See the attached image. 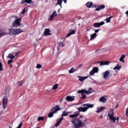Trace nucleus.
<instances>
[{
    "label": "nucleus",
    "mask_w": 128,
    "mask_h": 128,
    "mask_svg": "<svg viewBox=\"0 0 128 128\" xmlns=\"http://www.w3.org/2000/svg\"><path fill=\"white\" fill-rule=\"evenodd\" d=\"M64 44V42H62L59 43V46H61V48H63V46H64V44Z\"/></svg>",
    "instance_id": "nucleus-39"
},
{
    "label": "nucleus",
    "mask_w": 128,
    "mask_h": 128,
    "mask_svg": "<svg viewBox=\"0 0 128 128\" xmlns=\"http://www.w3.org/2000/svg\"><path fill=\"white\" fill-rule=\"evenodd\" d=\"M80 118H84V116H82L81 115H80Z\"/></svg>",
    "instance_id": "nucleus-53"
},
{
    "label": "nucleus",
    "mask_w": 128,
    "mask_h": 128,
    "mask_svg": "<svg viewBox=\"0 0 128 128\" xmlns=\"http://www.w3.org/2000/svg\"><path fill=\"white\" fill-rule=\"evenodd\" d=\"M118 107V106H116V108H117Z\"/></svg>",
    "instance_id": "nucleus-56"
},
{
    "label": "nucleus",
    "mask_w": 128,
    "mask_h": 128,
    "mask_svg": "<svg viewBox=\"0 0 128 128\" xmlns=\"http://www.w3.org/2000/svg\"><path fill=\"white\" fill-rule=\"evenodd\" d=\"M93 84H96L98 85V82L94 80V81H93Z\"/></svg>",
    "instance_id": "nucleus-45"
},
{
    "label": "nucleus",
    "mask_w": 128,
    "mask_h": 128,
    "mask_svg": "<svg viewBox=\"0 0 128 128\" xmlns=\"http://www.w3.org/2000/svg\"><path fill=\"white\" fill-rule=\"evenodd\" d=\"M72 124H74L75 128H82V120L78 118L73 119L72 120Z\"/></svg>",
    "instance_id": "nucleus-3"
},
{
    "label": "nucleus",
    "mask_w": 128,
    "mask_h": 128,
    "mask_svg": "<svg viewBox=\"0 0 128 128\" xmlns=\"http://www.w3.org/2000/svg\"><path fill=\"white\" fill-rule=\"evenodd\" d=\"M112 16H110L108 18H107L106 19V22H110V20H112Z\"/></svg>",
    "instance_id": "nucleus-31"
},
{
    "label": "nucleus",
    "mask_w": 128,
    "mask_h": 128,
    "mask_svg": "<svg viewBox=\"0 0 128 128\" xmlns=\"http://www.w3.org/2000/svg\"><path fill=\"white\" fill-rule=\"evenodd\" d=\"M118 120H119L118 117H116V120L117 122H118Z\"/></svg>",
    "instance_id": "nucleus-48"
},
{
    "label": "nucleus",
    "mask_w": 128,
    "mask_h": 128,
    "mask_svg": "<svg viewBox=\"0 0 128 128\" xmlns=\"http://www.w3.org/2000/svg\"><path fill=\"white\" fill-rule=\"evenodd\" d=\"M94 7H95V8H96V6H95Z\"/></svg>",
    "instance_id": "nucleus-58"
},
{
    "label": "nucleus",
    "mask_w": 128,
    "mask_h": 128,
    "mask_svg": "<svg viewBox=\"0 0 128 128\" xmlns=\"http://www.w3.org/2000/svg\"><path fill=\"white\" fill-rule=\"evenodd\" d=\"M96 74L94 71L92 70L90 72V76H94Z\"/></svg>",
    "instance_id": "nucleus-35"
},
{
    "label": "nucleus",
    "mask_w": 128,
    "mask_h": 128,
    "mask_svg": "<svg viewBox=\"0 0 128 128\" xmlns=\"http://www.w3.org/2000/svg\"><path fill=\"white\" fill-rule=\"evenodd\" d=\"M78 78H79V80L80 82H84L85 80H86L88 78V76H78Z\"/></svg>",
    "instance_id": "nucleus-17"
},
{
    "label": "nucleus",
    "mask_w": 128,
    "mask_h": 128,
    "mask_svg": "<svg viewBox=\"0 0 128 128\" xmlns=\"http://www.w3.org/2000/svg\"><path fill=\"white\" fill-rule=\"evenodd\" d=\"M12 60L11 59V60H8V64H12Z\"/></svg>",
    "instance_id": "nucleus-43"
},
{
    "label": "nucleus",
    "mask_w": 128,
    "mask_h": 128,
    "mask_svg": "<svg viewBox=\"0 0 128 128\" xmlns=\"http://www.w3.org/2000/svg\"><path fill=\"white\" fill-rule=\"evenodd\" d=\"M81 66H82V64H80L78 66V68H80Z\"/></svg>",
    "instance_id": "nucleus-50"
},
{
    "label": "nucleus",
    "mask_w": 128,
    "mask_h": 128,
    "mask_svg": "<svg viewBox=\"0 0 128 128\" xmlns=\"http://www.w3.org/2000/svg\"><path fill=\"white\" fill-rule=\"evenodd\" d=\"M4 70V68H2V63L0 62V72Z\"/></svg>",
    "instance_id": "nucleus-32"
},
{
    "label": "nucleus",
    "mask_w": 128,
    "mask_h": 128,
    "mask_svg": "<svg viewBox=\"0 0 128 128\" xmlns=\"http://www.w3.org/2000/svg\"><path fill=\"white\" fill-rule=\"evenodd\" d=\"M86 120H85L83 122H82V126H81V128H82V126H84V122H86Z\"/></svg>",
    "instance_id": "nucleus-42"
},
{
    "label": "nucleus",
    "mask_w": 128,
    "mask_h": 128,
    "mask_svg": "<svg viewBox=\"0 0 128 128\" xmlns=\"http://www.w3.org/2000/svg\"><path fill=\"white\" fill-rule=\"evenodd\" d=\"M92 70L95 74L98 72V67H94Z\"/></svg>",
    "instance_id": "nucleus-27"
},
{
    "label": "nucleus",
    "mask_w": 128,
    "mask_h": 128,
    "mask_svg": "<svg viewBox=\"0 0 128 128\" xmlns=\"http://www.w3.org/2000/svg\"><path fill=\"white\" fill-rule=\"evenodd\" d=\"M26 8H24L23 10L22 11V12H21L22 14H26Z\"/></svg>",
    "instance_id": "nucleus-41"
},
{
    "label": "nucleus",
    "mask_w": 128,
    "mask_h": 128,
    "mask_svg": "<svg viewBox=\"0 0 128 128\" xmlns=\"http://www.w3.org/2000/svg\"><path fill=\"white\" fill-rule=\"evenodd\" d=\"M73 98H74V96H73Z\"/></svg>",
    "instance_id": "nucleus-59"
},
{
    "label": "nucleus",
    "mask_w": 128,
    "mask_h": 128,
    "mask_svg": "<svg viewBox=\"0 0 128 128\" xmlns=\"http://www.w3.org/2000/svg\"><path fill=\"white\" fill-rule=\"evenodd\" d=\"M92 90H92V88H90L88 90H78V93L80 94L82 96V98L83 100H84V98H86V94H92Z\"/></svg>",
    "instance_id": "nucleus-1"
},
{
    "label": "nucleus",
    "mask_w": 128,
    "mask_h": 128,
    "mask_svg": "<svg viewBox=\"0 0 128 128\" xmlns=\"http://www.w3.org/2000/svg\"><path fill=\"white\" fill-rule=\"evenodd\" d=\"M100 29L94 30L95 34L98 32H100Z\"/></svg>",
    "instance_id": "nucleus-44"
},
{
    "label": "nucleus",
    "mask_w": 128,
    "mask_h": 128,
    "mask_svg": "<svg viewBox=\"0 0 128 128\" xmlns=\"http://www.w3.org/2000/svg\"><path fill=\"white\" fill-rule=\"evenodd\" d=\"M124 58H126V56H124V54L122 55L120 58V62H122L124 63Z\"/></svg>",
    "instance_id": "nucleus-24"
},
{
    "label": "nucleus",
    "mask_w": 128,
    "mask_h": 128,
    "mask_svg": "<svg viewBox=\"0 0 128 128\" xmlns=\"http://www.w3.org/2000/svg\"><path fill=\"white\" fill-rule=\"evenodd\" d=\"M25 2L30 4L32 2V0H22L21 2V4H25Z\"/></svg>",
    "instance_id": "nucleus-21"
},
{
    "label": "nucleus",
    "mask_w": 128,
    "mask_h": 128,
    "mask_svg": "<svg viewBox=\"0 0 128 128\" xmlns=\"http://www.w3.org/2000/svg\"><path fill=\"white\" fill-rule=\"evenodd\" d=\"M102 115H101V116H100V118H102Z\"/></svg>",
    "instance_id": "nucleus-51"
},
{
    "label": "nucleus",
    "mask_w": 128,
    "mask_h": 128,
    "mask_svg": "<svg viewBox=\"0 0 128 128\" xmlns=\"http://www.w3.org/2000/svg\"><path fill=\"white\" fill-rule=\"evenodd\" d=\"M95 38H96V34L94 33L90 36V40H94Z\"/></svg>",
    "instance_id": "nucleus-28"
},
{
    "label": "nucleus",
    "mask_w": 128,
    "mask_h": 128,
    "mask_svg": "<svg viewBox=\"0 0 128 128\" xmlns=\"http://www.w3.org/2000/svg\"><path fill=\"white\" fill-rule=\"evenodd\" d=\"M110 64V62L106 60L100 62V66H106Z\"/></svg>",
    "instance_id": "nucleus-15"
},
{
    "label": "nucleus",
    "mask_w": 128,
    "mask_h": 128,
    "mask_svg": "<svg viewBox=\"0 0 128 128\" xmlns=\"http://www.w3.org/2000/svg\"><path fill=\"white\" fill-rule=\"evenodd\" d=\"M18 84H19L20 86H22V84H24V80L18 82Z\"/></svg>",
    "instance_id": "nucleus-36"
},
{
    "label": "nucleus",
    "mask_w": 128,
    "mask_h": 128,
    "mask_svg": "<svg viewBox=\"0 0 128 128\" xmlns=\"http://www.w3.org/2000/svg\"><path fill=\"white\" fill-rule=\"evenodd\" d=\"M8 58H10L11 60H14L15 56L12 55V54H9L8 56H7Z\"/></svg>",
    "instance_id": "nucleus-26"
},
{
    "label": "nucleus",
    "mask_w": 128,
    "mask_h": 128,
    "mask_svg": "<svg viewBox=\"0 0 128 128\" xmlns=\"http://www.w3.org/2000/svg\"><path fill=\"white\" fill-rule=\"evenodd\" d=\"M44 120V116H39L38 118V122H40V120Z\"/></svg>",
    "instance_id": "nucleus-29"
},
{
    "label": "nucleus",
    "mask_w": 128,
    "mask_h": 128,
    "mask_svg": "<svg viewBox=\"0 0 128 128\" xmlns=\"http://www.w3.org/2000/svg\"><path fill=\"white\" fill-rule=\"evenodd\" d=\"M74 72H76V70H74V68H72L70 70H69V73L70 74H74Z\"/></svg>",
    "instance_id": "nucleus-30"
},
{
    "label": "nucleus",
    "mask_w": 128,
    "mask_h": 128,
    "mask_svg": "<svg viewBox=\"0 0 128 128\" xmlns=\"http://www.w3.org/2000/svg\"><path fill=\"white\" fill-rule=\"evenodd\" d=\"M126 14H127V16H128V11L126 12Z\"/></svg>",
    "instance_id": "nucleus-52"
},
{
    "label": "nucleus",
    "mask_w": 128,
    "mask_h": 128,
    "mask_svg": "<svg viewBox=\"0 0 128 128\" xmlns=\"http://www.w3.org/2000/svg\"><path fill=\"white\" fill-rule=\"evenodd\" d=\"M114 110H110L108 113V116L110 120H112V122H116V117L114 116Z\"/></svg>",
    "instance_id": "nucleus-7"
},
{
    "label": "nucleus",
    "mask_w": 128,
    "mask_h": 128,
    "mask_svg": "<svg viewBox=\"0 0 128 128\" xmlns=\"http://www.w3.org/2000/svg\"><path fill=\"white\" fill-rule=\"evenodd\" d=\"M9 128H12V127L10 126Z\"/></svg>",
    "instance_id": "nucleus-57"
},
{
    "label": "nucleus",
    "mask_w": 128,
    "mask_h": 128,
    "mask_svg": "<svg viewBox=\"0 0 128 128\" xmlns=\"http://www.w3.org/2000/svg\"><path fill=\"white\" fill-rule=\"evenodd\" d=\"M76 34V30H69V33L67 34L66 38H68L69 36H70L72 34Z\"/></svg>",
    "instance_id": "nucleus-14"
},
{
    "label": "nucleus",
    "mask_w": 128,
    "mask_h": 128,
    "mask_svg": "<svg viewBox=\"0 0 128 128\" xmlns=\"http://www.w3.org/2000/svg\"><path fill=\"white\" fill-rule=\"evenodd\" d=\"M9 32L11 36H12V34H18L24 32V30H22V29L14 30V28H10L9 30Z\"/></svg>",
    "instance_id": "nucleus-6"
},
{
    "label": "nucleus",
    "mask_w": 128,
    "mask_h": 128,
    "mask_svg": "<svg viewBox=\"0 0 128 128\" xmlns=\"http://www.w3.org/2000/svg\"><path fill=\"white\" fill-rule=\"evenodd\" d=\"M68 114H70V112H66V111L62 112V118H61L60 120L58 119L57 120V122L55 124V126L56 128H58V126L60 124L62 121V120H64V116H68Z\"/></svg>",
    "instance_id": "nucleus-4"
},
{
    "label": "nucleus",
    "mask_w": 128,
    "mask_h": 128,
    "mask_svg": "<svg viewBox=\"0 0 128 128\" xmlns=\"http://www.w3.org/2000/svg\"><path fill=\"white\" fill-rule=\"evenodd\" d=\"M20 52H16V54H15L16 56H18V54H19Z\"/></svg>",
    "instance_id": "nucleus-47"
},
{
    "label": "nucleus",
    "mask_w": 128,
    "mask_h": 128,
    "mask_svg": "<svg viewBox=\"0 0 128 128\" xmlns=\"http://www.w3.org/2000/svg\"><path fill=\"white\" fill-rule=\"evenodd\" d=\"M82 106L84 107L78 108L79 112H86V110H88V108H94V105L90 104H83Z\"/></svg>",
    "instance_id": "nucleus-2"
},
{
    "label": "nucleus",
    "mask_w": 128,
    "mask_h": 128,
    "mask_svg": "<svg viewBox=\"0 0 128 128\" xmlns=\"http://www.w3.org/2000/svg\"><path fill=\"white\" fill-rule=\"evenodd\" d=\"M104 22L102 21L100 22H96L94 24L93 26L94 28H100V26H104Z\"/></svg>",
    "instance_id": "nucleus-10"
},
{
    "label": "nucleus",
    "mask_w": 128,
    "mask_h": 128,
    "mask_svg": "<svg viewBox=\"0 0 128 128\" xmlns=\"http://www.w3.org/2000/svg\"><path fill=\"white\" fill-rule=\"evenodd\" d=\"M100 102H106V100H108L106 98V97L102 96L101 97L100 100H99Z\"/></svg>",
    "instance_id": "nucleus-19"
},
{
    "label": "nucleus",
    "mask_w": 128,
    "mask_h": 128,
    "mask_svg": "<svg viewBox=\"0 0 128 128\" xmlns=\"http://www.w3.org/2000/svg\"><path fill=\"white\" fill-rule=\"evenodd\" d=\"M62 110L60 108V106L58 105L56 106L54 108H53L51 110V112H50L48 114V118H52L54 116V114H56V112H58V110Z\"/></svg>",
    "instance_id": "nucleus-5"
},
{
    "label": "nucleus",
    "mask_w": 128,
    "mask_h": 128,
    "mask_svg": "<svg viewBox=\"0 0 128 128\" xmlns=\"http://www.w3.org/2000/svg\"><path fill=\"white\" fill-rule=\"evenodd\" d=\"M10 68H12V65L10 64Z\"/></svg>",
    "instance_id": "nucleus-54"
},
{
    "label": "nucleus",
    "mask_w": 128,
    "mask_h": 128,
    "mask_svg": "<svg viewBox=\"0 0 128 128\" xmlns=\"http://www.w3.org/2000/svg\"><path fill=\"white\" fill-rule=\"evenodd\" d=\"M66 100L67 102H74V98L72 96H67L66 98Z\"/></svg>",
    "instance_id": "nucleus-16"
},
{
    "label": "nucleus",
    "mask_w": 128,
    "mask_h": 128,
    "mask_svg": "<svg viewBox=\"0 0 128 128\" xmlns=\"http://www.w3.org/2000/svg\"><path fill=\"white\" fill-rule=\"evenodd\" d=\"M79 114H80L79 113L71 114L69 116V118H76L77 116H78Z\"/></svg>",
    "instance_id": "nucleus-22"
},
{
    "label": "nucleus",
    "mask_w": 128,
    "mask_h": 128,
    "mask_svg": "<svg viewBox=\"0 0 128 128\" xmlns=\"http://www.w3.org/2000/svg\"><path fill=\"white\" fill-rule=\"evenodd\" d=\"M98 110L96 112H97L98 114H100V112H104L106 110V107L104 106H102L100 107L99 108H98Z\"/></svg>",
    "instance_id": "nucleus-12"
},
{
    "label": "nucleus",
    "mask_w": 128,
    "mask_h": 128,
    "mask_svg": "<svg viewBox=\"0 0 128 128\" xmlns=\"http://www.w3.org/2000/svg\"><path fill=\"white\" fill-rule=\"evenodd\" d=\"M108 76H110V70H106L105 72H104L103 76L104 78H108Z\"/></svg>",
    "instance_id": "nucleus-18"
},
{
    "label": "nucleus",
    "mask_w": 128,
    "mask_h": 128,
    "mask_svg": "<svg viewBox=\"0 0 128 128\" xmlns=\"http://www.w3.org/2000/svg\"><path fill=\"white\" fill-rule=\"evenodd\" d=\"M126 116H128V108L126 109Z\"/></svg>",
    "instance_id": "nucleus-46"
},
{
    "label": "nucleus",
    "mask_w": 128,
    "mask_h": 128,
    "mask_svg": "<svg viewBox=\"0 0 128 128\" xmlns=\"http://www.w3.org/2000/svg\"><path fill=\"white\" fill-rule=\"evenodd\" d=\"M62 0H57V3L56 4V6H58V4L60 6V8H62Z\"/></svg>",
    "instance_id": "nucleus-25"
},
{
    "label": "nucleus",
    "mask_w": 128,
    "mask_h": 128,
    "mask_svg": "<svg viewBox=\"0 0 128 128\" xmlns=\"http://www.w3.org/2000/svg\"><path fill=\"white\" fill-rule=\"evenodd\" d=\"M8 97L6 96H4L2 100V106L4 108H6L8 106Z\"/></svg>",
    "instance_id": "nucleus-9"
},
{
    "label": "nucleus",
    "mask_w": 128,
    "mask_h": 128,
    "mask_svg": "<svg viewBox=\"0 0 128 128\" xmlns=\"http://www.w3.org/2000/svg\"><path fill=\"white\" fill-rule=\"evenodd\" d=\"M44 34L45 36H52V34H50V30L48 28L45 29L44 32Z\"/></svg>",
    "instance_id": "nucleus-13"
},
{
    "label": "nucleus",
    "mask_w": 128,
    "mask_h": 128,
    "mask_svg": "<svg viewBox=\"0 0 128 128\" xmlns=\"http://www.w3.org/2000/svg\"><path fill=\"white\" fill-rule=\"evenodd\" d=\"M93 4L92 2H88L86 4V6H87V8H92V6H93Z\"/></svg>",
    "instance_id": "nucleus-20"
},
{
    "label": "nucleus",
    "mask_w": 128,
    "mask_h": 128,
    "mask_svg": "<svg viewBox=\"0 0 128 128\" xmlns=\"http://www.w3.org/2000/svg\"><path fill=\"white\" fill-rule=\"evenodd\" d=\"M36 68H42V64H38L36 66Z\"/></svg>",
    "instance_id": "nucleus-38"
},
{
    "label": "nucleus",
    "mask_w": 128,
    "mask_h": 128,
    "mask_svg": "<svg viewBox=\"0 0 128 128\" xmlns=\"http://www.w3.org/2000/svg\"><path fill=\"white\" fill-rule=\"evenodd\" d=\"M54 18H56L55 16L52 15V14H51L50 16V18H49V20H54Z\"/></svg>",
    "instance_id": "nucleus-33"
},
{
    "label": "nucleus",
    "mask_w": 128,
    "mask_h": 128,
    "mask_svg": "<svg viewBox=\"0 0 128 128\" xmlns=\"http://www.w3.org/2000/svg\"><path fill=\"white\" fill-rule=\"evenodd\" d=\"M58 84H55L52 87L53 90H56V88H58Z\"/></svg>",
    "instance_id": "nucleus-34"
},
{
    "label": "nucleus",
    "mask_w": 128,
    "mask_h": 128,
    "mask_svg": "<svg viewBox=\"0 0 128 128\" xmlns=\"http://www.w3.org/2000/svg\"><path fill=\"white\" fill-rule=\"evenodd\" d=\"M88 30H86V32H88Z\"/></svg>",
    "instance_id": "nucleus-55"
},
{
    "label": "nucleus",
    "mask_w": 128,
    "mask_h": 128,
    "mask_svg": "<svg viewBox=\"0 0 128 128\" xmlns=\"http://www.w3.org/2000/svg\"><path fill=\"white\" fill-rule=\"evenodd\" d=\"M121 68H122V66H120V64H118L116 66L113 68V70H120Z\"/></svg>",
    "instance_id": "nucleus-23"
},
{
    "label": "nucleus",
    "mask_w": 128,
    "mask_h": 128,
    "mask_svg": "<svg viewBox=\"0 0 128 128\" xmlns=\"http://www.w3.org/2000/svg\"><path fill=\"white\" fill-rule=\"evenodd\" d=\"M64 4H66V2H68V0H63Z\"/></svg>",
    "instance_id": "nucleus-49"
},
{
    "label": "nucleus",
    "mask_w": 128,
    "mask_h": 128,
    "mask_svg": "<svg viewBox=\"0 0 128 128\" xmlns=\"http://www.w3.org/2000/svg\"><path fill=\"white\" fill-rule=\"evenodd\" d=\"M6 35V33H1L0 34V38H2V36H4Z\"/></svg>",
    "instance_id": "nucleus-40"
},
{
    "label": "nucleus",
    "mask_w": 128,
    "mask_h": 128,
    "mask_svg": "<svg viewBox=\"0 0 128 128\" xmlns=\"http://www.w3.org/2000/svg\"><path fill=\"white\" fill-rule=\"evenodd\" d=\"M105 8H106V6L104 4H102V5L100 6H98L95 10L96 12H100V10H104Z\"/></svg>",
    "instance_id": "nucleus-11"
},
{
    "label": "nucleus",
    "mask_w": 128,
    "mask_h": 128,
    "mask_svg": "<svg viewBox=\"0 0 128 128\" xmlns=\"http://www.w3.org/2000/svg\"><path fill=\"white\" fill-rule=\"evenodd\" d=\"M52 15L56 17L58 16V14H56V12L54 11Z\"/></svg>",
    "instance_id": "nucleus-37"
},
{
    "label": "nucleus",
    "mask_w": 128,
    "mask_h": 128,
    "mask_svg": "<svg viewBox=\"0 0 128 128\" xmlns=\"http://www.w3.org/2000/svg\"><path fill=\"white\" fill-rule=\"evenodd\" d=\"M22 20V18L16 19V20L12 23V26L14 28L16 26L18 28V26H20V22Z\"/></svg>",
    "instance_id": "nucleus-8"
}]
</instances>
